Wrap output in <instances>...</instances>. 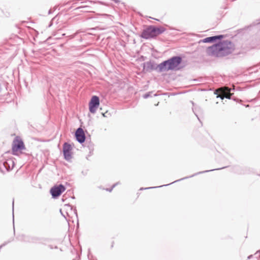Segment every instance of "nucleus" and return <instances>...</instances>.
Instances as JSON below:
<instances>
[{
	"label": "nucleus",
	"mask_w": 260,
	"mask_h": 260,
	"mask_svg": "<svg viewBox=\"0 0 260 260\" xmlns=\"http://www.w3.org/2000/svg\"><path fill=\"white\" fill-rule=\"evenodd\" d=\"M182 58L175 56L158 64V72L174 70L181 63Z\"/></svg>",
	"instance_id": "f03ea898"
},
{
	"label": "nucleus",
	"mask_w": 260,
	"mask_h": 260,
	"mask_svg": "<svg viewBox=\"0 0 260 260\" xmlns=\"http://www.w3.org/2000/svg\"><path fill=\"white\" fill-rule=\"evenodd\" d=\"M140 37L146 40L156 38L154 26H147L143 30L141 34L140 35Z\"/></svg>",
	"instance_id": "39448f33"
},
{
	"label": "nucleus",
	"mask_w": 260,
	"mask_h": 260,
	"mask_svg": "<svg viewBox=\"0 0 260 260\" xmlns=\"http://www.w3.org/2000/svg\"><path fill=\"white\" fill-rule=\"evenodd\" d=\"M88 258L89 259L90 257H89V254H88Z\"/></svg>",
	"instance_id": "cd10ccee"
},
{
	"label": "nucleus",
	"mask_w": 260,
	"mask_h": 260,
	"mask_svg": "<svg viewBox=\"0 0 260 260\" xmlns=\"http://www.w3.org/2000/svg\"><path fill=\"white\" fill-rule=\"evenodd\" d=\"M66 190L65 186L62 184L52 187L50 192L53 199L58 198Z\"/></svg>",
	"instance_id": "0eeeda50"
},
{
	"label": "nucleus",
	"mask_w": 260,
	"mask_h": 260,
	"mask_svg": "<svg viewBox=\"0 0 260 260\" xmlns=\"http://www.w3.org/2000/svg\"><path fill=\"white\" fill-rule=\"evenodd\" d=\"M215 94H217V91L215 92Z\"/></svg>",
	"instance_id": "c85d7f7f"
},
{
	"label": "nucleus",
	"mask_w": 260,
	"mask_h": 260,
	"mask_svg": "<svg viewBox=\"0 0 260 260\" xmlns=\"http://www.w3.org/2000/svg\"><path fill=\"white\" fill-rule=\"evenodd\" d=\"M15 229L14 228V232L15 233Z\"/></svg>",
	"instance_id": "c756f323"
},
{
	"label": "nucleus",
	"mask_w": 260,
	"mask_h": 260,
	"mask_svg": "<svg viewBox=\"0 0 260 260\" xmlns=\"http://www.w3.org/2000/svg\"><path fill=\"white\" fill-rule=\"evenodd\" d=\"M217 98L219 97L218 96H217ZM222 100L223 99L224 97H222V96H219ZM224 98H227V99H230V97L228 96H224Z\"/></svg>",
	"instance_id": "412c9836"
},
{
	"label": "nucleus",
	"mask_w": 260,
	"mask_h": 260,
	"mask_svg": "<svg viewBox=\"0 0 260 260\" xmlns=\"http://www.w3.org/2000/svg\"><path fill=\"white\" fill-rule=\"evenodd\" d=\"M17 239L18 240L22 242L32 243H40L42 240V239L39 237H31L24 235L18 236Z\"/></svg>",
	"instance_id": "423d86ee"
},
{
	"label": "nucleus",
	"mask_w": 260,
	"mask_h": 260,
	"mask_svg": "<svg viewBox=\"0 0 260 260\" xmlns=\"http://www.w3.org/2000/svg\"><path fill=\"white\" fill-rule=\"evenodd\" d=\"M24 149H25V147L23 141L18 137L15 138L12 144V154L15 155H19V153H22L21 151Z\"/></svg>",
	"instance_id": "20e7f679"
},
{
	"label": "nucleus",
	"mask_w": 260,
	"mask_h": 260,
	"mask_svg": "<svg viewBox=\"0 0 260 260\" xmlns=\"http://www.w3.org/2000/svg\"><path fill=\"white\" fill-rule=\"evenodd\" d=\"M76 140L80 144L84 143L86 137L83 129L81 127L77 128L75 132Z\"/></svg>",
	"instance_id": "9b49d317"
},
{
	"label": "nucleus",
	"mask_w": 260,
	"mask_h": 260,
	"mask_svg": "<svg viewBox=\"0 0 260 260\" xmlns=\"http://www.w3.org/2000/svg\"><path fill=\"white\" fill-rule=\"evenodd\" d=\"M223 37V35H217L209 37L204 39L202 42L204 43H213L217 40H221Z\"/></svg>",
	"instance_id": "f8f14e48"
},
{
	"label": "nucleus",
	"mask_w": 260,
	"mask_h": 260,
	"mask_svg": "<svg viewBox=\"0 0 260 260\" xmlns=\"http://www.w3.org/2000/svg\"><path fill=\"white\" fill-rule=\"evenodd\" d=\"M72 150L71 145L67 142H65L63 145V154L64 158L69 161L72 158Z\"/></svg>",
	"instance_id": "1a4fd4ad"
},
{
	"label": "nucleus",
	"mask_w": 260,
	"mask_h": 260,
	"mask_svg": "<svg viewBox=\"0 0 260 260\" xmlns=\"http://www.w3.org/2000/svg\"><path fill=\"white\" fill-rule=\"evenodd\" d=\"M144 68L146 70V71L155 70L158 72V65H156L151 61H147L146 63V66H144Z\"/></svg>",
	"instance_id": "ddd939ff"
},
{
	"label": "nucleus",
	"mask_w": 260,
	"mask_h": 260,
	"mask_svg": "<svg viewBox=\"0 0 260 260\" xmlns=\"http://www.w3.org/2000/svg\"><path fill=\"white\" fill-rule=\"evenodd\" d=\"M14 211V200L13 201V211ZM13 221L14 222V213L13 212Z\"/></svg>",
	"instance_id": "aec40b11"
},
{
	"label": "nucleus",
	"mask_w": 260,
	"mask_h": 260,
	"mask_svg": "<svg viewBox=\"0 0 260 260\" xmlns=\"http://www.w3.org/2000/svg\"><path fill=\"white\" fill-rule=\"evenodd\" d=\"M118 183H116L113 184L112 185V186L111 187V188H107L106 190L108 191L109 192H111L112 190V189L117 185V184H118Z\"/></svg>",
	"instance_id": "f3484780"
},
{
	"label": "nucleus",
	"mask_w": 260,
	"mask_h": 260,
	"mask_svg": "<svg viewBox=\"0 0 260 260\" xmlns=\"http://www.w3.org/2000/svg\"><path fill=\"white\" fill-rule=\"evenodd\" d=\"M251 257H252V255H251L249 256L248 257V258H251Z\"/></svg>",
	"instance_id": "bb28decb"
},
{
	"label": "nucleus",
	"mask_w": 260,
	"mask_h": 260,
	"mask_svg": "<svg viewBox=\"0 0 260 260\" xmlns=\"http://www.w3.org/2000/svg\"><path fill=\"white\" fill-rule=\"evenodd\" d=\"M234 49V45L232 42L223 40L208 47V52L211 55L223 57L232 53Z\"/></svg>",
	"instance_id": "f257e3e1"
},
{
	"label": "nucleus",
	"mask_w": 260,
	"mask_h": 260,
	"mask_svg": "<svg viewBox=\"0 0 260 260\" xmlns=\"http://www.w3.org/2000/svg\"><path fill=\"white\" fill-rule=\"evenodd\" d=\"M15 163L12 158H6L2 157L0 159V170L2 172H8L14 167Z\"/></svg>",
	"instance_id": "7ed1b4c3"
},
{
	"label": "nucleus",
	"mask_w": 260,
	"mask_h": 260,
	"mask_svg": "<svg viewBox=\"0 0 260 260\" xmlns=\"http://www.w3.org/2000/svg\"><path fill=\"white\" fill-rule=\"evenodd\" d=\"M227 89H228V92H231V91L232 90V89H230V88H227Z\"/></svg>",
	"instance_id": "b1692460"
},
{
	"label": "nucleus",
	"mask_w": 260,
	"mask_h": 260,
	"mask_svg": "<svg viewBox=\"0 0 260 260\" xmlns=\"http://www.w3.org/2000/svg\"><path fill=\"white\" fill-rule=\"evenodd\" d=\"M225 167H222V168H219V169H212V170H206V171H202V172H198L195 174H193L189 177H184L183 178H181L180 179H179V180H177L176 181H175L172 183H170L168 184H166V185H160L159 186H156V187H147V188H141L140 189V190H143V189H151V188H157V187H162L164 186H168L170 184H171L173 183H175L176 182H178V181H179L180 180H184V179H187V178H190V177H193L195 175H197L198 174H202V173H206V172H210V171H213L214 170H220V169H224L225 168Z\"/></svg>",
	"instance_id": "9d476101"
},
{
	"label": "nucleus",
	"mask_w": 260,
	"mask_h": 260,
	"mask_svg": "<svg viewBox=\"0 0 260 260\" xmlns=\"http://www.w3.org/2000/svg\"><path fill=\"white\" fill-rule=\"evenodd\" d=\"M67 206H68V207H71V209H72V207H71L70 205H67Z\"/></svg>",
	"instance_id": "a878e982"
},
{
	"label": "nucleus",
	"mask_w": 260,
	"mask_h": 260,
	"mask_svg": "<svg viewBox=\"0 0 260 260\" xmlns=\"http://www.w3.org/2000/svg\"><path fill=\"white\" fill-rule=\"evenodd\" d=\"M100 105L99 98L96 95L93 96L89 103V111L91 113H95L98 107Z\"/></svg>",
	"instance_id": "6e6552de"
},
{
	"label": "nucleus",
	"mask_w": 260,
	"mask_h": 260,
	"mask_svg": "<svg viewBox=\"0 0 260 260\" xmlns=\"http://www.w3.org/2000/svg\"><path fill=\"white\" fill-rule=\"evenodd\" d=\"M154 30L155 36L156 37L158 35L164 33L166 30V29L162 26L157 27L154 26Z\"/></svg>",
	"instance_id": "2eb2a0df"
},
{
	"label": "nucleus",
	"mask_w": 260,
	"mask_h": 260,
	"mask_svg": "<svg viewBox=\"0 0 260 260\" xmlns=\"http://www.w3.org/2000/svg\"><path fill=\"white\" fill-rule=\"evenodd\" d=\"M143 96L144 99H147V98H149V96H150V93H146V94H144Z\"/></svg>",
	"instance_id": "6ab92c4d"
},
{
	"label": "nucleus",
	"mask_w": 260,
	"mask_h": 260,
	"mask_svg": "<svg viewBox=\"0 0 260 260\" xmlns=\"http://www.w3.org/2000/svg\"><path fill=\"white\" fill-rule=\"evenodd\" d=\"M51 13H52V12H51V10L50 9V10H49V11H48V14H51Z\"/></svg>",
	"instance_id": "393cba45"
},
{
	"label": "nucleus",
	"mask_w": 260,
	"mask_h": 260,
	"mask_svg": "<svg viewBox=\"0 0 260 260\" xmlns=\"http://www.w3.org/2000/svg\"><path fill=\"white\" fill-rule=\"evenodd\" d=\"M191 103L193 105L192 111H193L194 114L196 115V116L198 118V120L199 121H200L199 116L203 114V110L201 108V107H198V106H194V103L193 102H191Z\"/></svg>",
	"instance_id": "4468645a"
},
{
	"label": "nucleus",
	"mask_w": 260,
	"mask_h": 260,
	"mask_svg": "<svg viewBox=\"0 0 260 260\" xmlns=\"http://www.w3.org/2000/svg\"><path fill=\"white\" fill-rule=\"evenodd\" d=\"M60 213L61 214V215L66 219L67 217H66V215H68V214L67 212H66L65 214L63 213L62 212V210L61 209H60Z\"/></svg>",
	"instance_id": "a211bd4d"
},
{
	"label": "nucleus",
	"mask_w": 260,
	"mask_h": 260,
	"mask_svg": "<svg viewBox=\"0 0 260 260\" xmlns=\"http://www.w3.org/2000/svg\"><path fill=\"white\" fill-rule=\"evenodd\" d=\"M74 213H75L76 216H77V212L76 208L74 209Z\"/></svg>",
	"instance_id": "5701e85b"
},
{
	"label": "nucleus",
	"mask_w": 260,
	"mask_h": 260,
	"mask_svg": "<svg viewBox=\"0 0 260 260\" xmlns=\"http://www.w3.org/2000/svg\"><path fill=\"white\" fill-rule=\"evenodd\" d=\"M78 32H76L74 34H73V35L71 36V38H74L76 35L77 34Z\"/></svg>",
	"instance_id": "4be33fe9"
},
{
	"label": "nucleus",
	"mask_w": 260,
	"mask_h": 260,
	"mask_svg": "<svg viewBox=\"0 0 260 260\" xmlns=\"http://www.w3.org/2000/svg\"><path fill=\"white\" fill-rule=\"evenodd\" d=\"M87 147L89 148V153H91V152H92L93 151V145L92 144L89 143V144L87 146Z\"/></svg>",
	"instance_id": "dca6fc26"
}]
</instances>
